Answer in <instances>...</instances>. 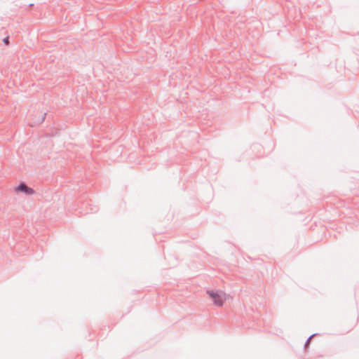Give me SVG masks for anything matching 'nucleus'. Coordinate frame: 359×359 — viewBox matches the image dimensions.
<instances>
[{
	"instance_id": "1",
	"label": "nucleus",
	"mask_w": 359,
	"mask_h": 359,
	"mask_svg": "<svg viewBox=\"0 0 359 359\" xmlns=\"http://www.w3.org/2000/svg\"><path fill=\"white\" fill-rule=\"evenodd\" d=\"M207 293L211 297L213 301V303L217 306H222L224 304V299L222 297L218 294L217 292L214 290H208Z\"/></svg>"
},
{
	"instance_id": "5",
	"label": "nucleus",
	"mask_w": 359,
	"mask_h": 359,
	"mask_svg": "<svg viewBox=\"0 0 359 359\" xmlns=\"http://www.w3.org/2000/svg\"><path fill=\"white\" fill-rule=\"evenodd\" d=\"M46 113L43 114V116H42V117H41V120L39 121V123H42V122L44 121V119H45V118H46Z\"/></svg>"
},
{
	"instance_id": "4",
	"label": "nucleus",
	"mask_w": 359,
	"mask_h": 359,
	"mask_svg": "<svg viewBox=\"0 0 359 359\" xmlns=\"http://www.w3.org/2000/svg\"><path fill=\"white\" fill-rule=\"evenodd\" d=\"M3 42L6 46H8L9 45V36H6V38H4L3 40Z\"/></svg>"
},
{
	"instance_id": "3",
	"label": "nucleus",
	"mask_w": 359,
	"mask_h": 359,
	"mask_svg": "<svg viewBox=\"0 0 359 359\" xmlns=\"http://www.w3.org/2000/svg\"><path fill=\"white\" fill-rule=\"evenodd\" d=\"M316 335V334H311L307 339L306 341H305V344H304V348H306L309 345H310V343H311V339Z\"/></svg>"
},
{
	"instance_id": "2",
	"label": "nucleus",
	"mask_w": 359,
	"mask_h": 359,
	"mask_svg": "<svg viewBox=\"0 0 359 359\" xmlns=\"http://www.w3.org/2000/svg\"><path fill=\"white\" fill-rule=\"evenodd\" d=\"M17 191L25 193L26 195H32L34 193V190L27 186V184L22 182L16 188Z\"/></svg>"
}]
</instances>
